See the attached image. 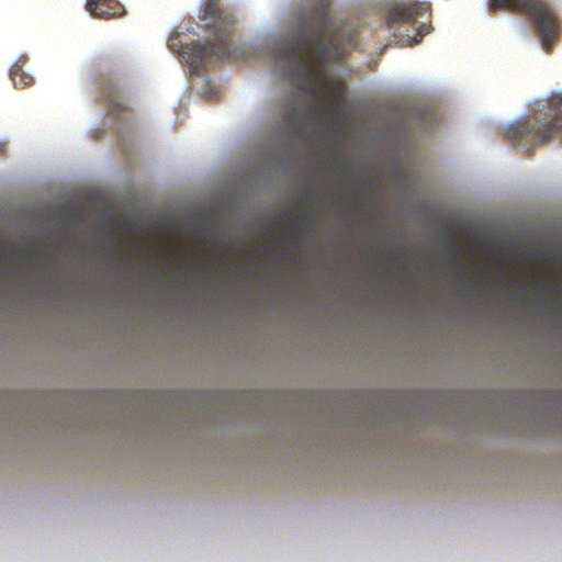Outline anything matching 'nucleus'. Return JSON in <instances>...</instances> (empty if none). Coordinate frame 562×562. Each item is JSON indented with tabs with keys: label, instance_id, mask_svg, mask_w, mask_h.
<instances>
[{
	"label": "nucleus",
	"instance_id": "obj_1",
	"mask_svg": "<svg viewBox=\"0 0 562 562\" xmlns=\"http://www.w3.org/2000/svg\"><path fill=\"white\" fill-rule=\"evenodd\" d=\"M356 46V32L330 15L329 1L322 2L305 21L300 36L276 47L281 74L305 93L313 94L308 104L312 123L324 131L325 121L334 122L344 101L339 81L327 78L323 68L340 59Z\"/></svg>",
	"mask_w": 562,
	"mask_h": 562
},
{
	"label": "nucleus",
	"instance_id": "obj_2",
	"mask_svg": "<svg viewBox=\"0 0 562 562\" xmlns=\"http://www.w3.org/2000/svg\"><path fill=\"white\" fill-rule=\"evenodd\" d=\"M561 130L562 92H553L547 100L537 102L526 119L510 124L505 131V138L513 146L531 150Z\"/></svg>",
	"mask_w": 562,
	"mask_h": 562
},
{
	"label": "nucleus",
	"instance_id": "obj_3",
	"mask_svg": "<svg viewBox=\"0 0 562 562\" xmlns=\"http://www.w3.org/2000/svg\"><path fill=\"white\" fill-rule=\"evenodd\" d=\"M488 12L507 11L526 16L535 26L542 48L549 53L562 34V20L549 0H488Z\"/></svg>",
	"mask_w": 562,
	"mask_h": 562
},
{
	"label": "nucleus",
	"instance_id": "obj_4",
	"mask_svg": "<svg viewBox=\"0 0 562 562\" xmlns=\"http://www.w3.org/2000/svg\"><path fill=\"white\" fill-rule=\"evenodd\" d=\"M203 20H211L207 29H215V23H222L218 30L214 31L215 42H198L180 46V54L186 63L194 70L204 67L209 60H224L231 56L232 45L229 43L231 25L233 19L223 14L217 5V0H209L205 4Z\"/></svg>",
	"mask_w": 562,
	"mask_h": 562
},
{
	"label": "nucleus",
	"instance_id": "obj_5",
	"mask_svg": "<svg viewBox=\"0 0 562 562\" xmlns=\"http://www.w3.org/2000/svg\"><path fill=\"white\" fill-rule=\"evenodd\" d=\"M431 3L415 0H403L387 10L386 22L390 27L395 25H417L414 35H406L409 45L418 44L432 31L430 23Z\"/></svg>",
	"mask_w": 562,
	"mask_h": 562
},
{
	"label": "nucleus",
	"instance_id": "obj_6",
	"mask_svg": "<svg viewBox=\"0 0 562 562\" xmlns=\"http://www.w3.org/2000/svg\"><path fill=\"white\" fill-rule=\"evenodd\" d=\"M86 10L98 19H113L125 14L124 7L116 0H87Z\"/></svg>",
	"mask_w": 562,
	"mask_h": 562
},
{
	"label": "nucleus",
	"instance_id": "obj_7",
	"mask_svg": "<svg viewBox=\"0 0 562 562\" xmlns=\"http://www.w3.org/2000/svg\"><path fill=\"white\" fill-rule=\"evenodd\" d=\"M319 214L314 211L305 213L300 221L291 225V234L296 237L300 235L301 229L310 232L317 222Z\"/></svg>",
	"mask_w": 562,
	"mask_h": 562
},
{
	"label": "nucleus",
	"instance_id": "obj_8",
	"mask_svg": "<svg viewBox=\"0 0 562 562\" xmlns=\"http://www.w3.org/2000/svg\"><path fill=\"white\" fill-rule=\"evenodd\" d=\"M10 77L15 87L24 88L33 83V77L25 74L21 66L14 65L10 70Z\"/></svg>",
	"mask_w": 562,
	"mask_h": 562
},
{
	"label": "nucleus",
	"instance_id": "obj_9",
	"mask_svg": "<svg viewBox=\"0 0 562 562\" xmlns=\"http://www.w3.org/2000/svg\"><path fill=\"white\" fill-rule=\"evenodd\" d=\"M106 99L109 103H111L113 106L117 108L119 110H125L126 108L120 102L121 99V92L119 88L114 86H108L106 87Z\"/></svg>",
	"mask_w": 562,
	"mask_h": 562
},
{
	"label": "nucleus",
	"instance_id": "obj_10",
	"mask_svg": "<svg viewBox=\"0 0 562 562\" xmlns=\"http://www.w3.org/2000/svg\"><path fill=\"white\" fill-rule=\"evenodd\" d=\"M317 198H318L317 192L314 189H310L301 195V202L303 204L310 205V204L316 202Z\"/></svg>",
	"mask_w": 562,
	"mask_h": 562
},
{
	"label": "nucleus",
	"instance_id": "obj_11",
	"mask_svg": "<svg viewBox=\"0 0 562 562\" xmlns=\"http://www.w3.org/2000/svg\"><path fill=\"white\" fill-rule=\"evenodd\" d=\"M543 296H548V293H544L542 290H539L537 292L530 293L528 295V300L532 301V302H536V301L540 300Z\"/></svg>",
	"mask_w": 562,
	"mask_h": 562
},
{
	"label": "nucleus",
	"instance_id": "obj_12",
	"mask_svg": "<svg viewBox=\"0 0 562 562\" xmlns=\"http://www.w3.org/2000/svg\"><path fill=\"white\" fill-rule=\"evenodd\" d=\"M192 271L196 274H202V273H207L210 274L211 273V270L209 269V267L206 266H199V265H195L192 267Z\"/></svg>",
	"mask_w": 562,
	"mask_h": 562
},
{
	"label": "nucleus",
	"instance_id": "obj_13",
	"mask_svg": "<svg viewBox=\"0 0 562 562\" xmlns=\"http://www.w3.org/2000/svg\"><path fill=\"white\" fill-rule=\"evenodd\" d=\"M299 112L296 110H292L288 115V121L291 124H296L299 122Z\"/></svg>",
	"mask_w": 562,
	"mask_h": 562
},
{
	"label": "nucleus",
	"instance_id": "obj_14",
	"mask_svg": "<svg viewBox=\"0 0 562 562\" xmlns=\"http://www.w3.org/2000/svg\"><path fill=\"white\" fill-rule=\"evenodd\" d=\"M5 153V144L0 142V155Z\"/></svg>",
	"mask_w": 562,
	"mask_h": 562
},
{
	"label": "nucleus",
	"instance_id": "obj_15",
	"mask_svg": "<svg viewBox=\"0 0 562 562\" xmlns=\"http://www.w3.org/2000/svg\"><path fill=\"white\" fill-rule=\"evenodd\" d=\"M337 169L340 171V175L342 178H347V171L344 169H340V167L337 165Z\"/></svg>",
	"mask_w": 562,
	"mask_h": 562
},
{
	"label": "nucleus",
	"instance_id": "obj_16",
	"mask_svg": "<svg viewBox=\"0 0 562 562\" xmlns=\"http://www.w3.org/2000/svg\"><path fill=\"white\" fill-rule=\"evenodd\" d=\"M396 270H397L398 273L404 274V271L402 269H400L398 266H397Z\"/></svg>",
	"mask_w": 562,
	"mask_h": 562
}]
</instances>
